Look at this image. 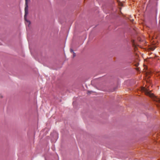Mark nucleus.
<instances>
[{
    "label": "nucleus",
    "instance_id": "obj_1",
    "mask_svg": "<svg viewBox=\"0 0 160 160\" xmlns=\"http://www.w3.org/2000/svg\"><path fill=\"white\" fill-rule=\"evenodd\" d=\"M148 85L146 86V87H142L141 88L142 91L144 92L145 94L146 95L152 98L153 100L160 102V99L158 98L153 93H151V90H150L149 86H147Z\"/></svg>",
    "mask_w": 160,
    "mask_h": 160
},
{
    "label": "nucleus",
    "instance_id": "obj_2",
    "mask_svg": "<svg viewBox=\"0 0 160 160\" xmlns=\"http://www.w3.org/2000/svg\"><path fill=\"white\" fill-rule=\"evenodd\" d=\"M30 1V0H25V5L26 7L25 8V15H24V19L26 21L25 23L26 25L29 26L30 24V21L26 19L27 15L28 14V3Z\"/></svg>",
    "mask_w": 160,
    "mask_h": 160
},
{
    "label": "nucleus",
    "instance_id": "obj_3",
    "mask_svg": "<svg viewBox=\"0 0 160 160\" xmlns=\"http://www.w3.org/2000/svg\"><path fill=\"white\" fill-rule=\"evenodd\" d=\"M70 51H71V52H72V53H73V52H73V50H72V49H71L70 50Z\"/></svg>",
    "mask_w": 160,
    "mask_h": 160
},
{
    "label": "nucleus",
    "instance_id": "obj_4",
    "mask_svg": "<svg viewBox=\"0 0 160 160\" xmlns=\"http://www.w3.org/2000/svg\"><path fill=\"white\" fill-rule=\"evenodd\" d=\"M75 56H76V55H75V53L74 52H73V57H75Z\"/></svg>",
    "mask_w": 160,
    "mask_h": 160
},
{
    "label": "nucleus",
    "instance_id": "obj_5",
    "mask_svg": "<svg viewBox=\"0 0 160 160\" xmlns=\"http://www.w3.org/2000/svg\"><path fill=\"white\" fill-rule=\"evenodd\" d=\"M155 49V48H151V49L152 50H153L154 49Z\"/></svg>",
    "mask_w": 160,
    "mask_h": 160
}]
</instances>
